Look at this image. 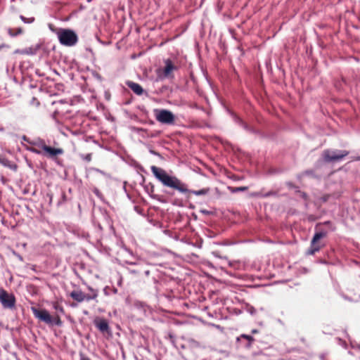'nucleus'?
<instances>
[{"label":"nucleus","mask_w":360,"mask_h":360,"mask_svg":"<svg viewBox=\"0 0 360 360\" xmlns=\"http://www.w3.org/2000/svg\"><path fill=\"white\" fill-rule=\"evenodd\" d=\"M4 46H6L4 44L1 45V46H0V50L1 49V48H2V47H4Z\"/></svg>","instance_id":"obj_35"},{"label":"nucleus","mask_w":360,"mask_h":360,"mask_svg":"<svg viewBox=\"0 0 360 360\" xmlns=\"http://www.w3.org/2000/svg\"><path fill=\"white\" fill-rule=\"evenodd\" d=\"M46 198L48 199L49 200V205H51L52 204V202H53V193L51 192H48L46 194Z\"/></svg>","instance_id":"obj_22"},{"label":"nucleus","mask_w":360,"mask_h":360,"mask_svg":"<svg viewBox=\"0 0 360 360\" xmlns=\"http://www.w3.org/2000/svg\"><path fill=\"white\" fill-rule=\"evenodd\" d=\"M151 172L155 177L165 186L169 188L172 192H169V195H173L174 191L189 196L191 193L195 195H204L208 193L209 188H202L198 191H191L188 188V185L178 179L176 176L169 175L167 171L157 166H151Z\"/></svg>","instance_id":"obj_1"},{"label":"nucleus","mask_w":360,"mask_h":360,"mask_svg":"<svg viewBox=\"0 0 360 360\" xmlns=\"http://www.w3.org/2000/svg\"><path fill=\"white\" fill-rule=\"evenodd\" d=\"M348 153L345 150L339 152V160H342L343 158H345Z\"/></svg>","instance_id":"obj_25"},{"label":"nucleus","mask_w":360,"mask_h":360,"mask_svg":"<svg viewBox=\"0 0 360 360\" xmlns=\"http://www.w3.org/2000/svg\"><path fill=\"white\" fill-rule=\"evenodd\" d=\"M67 201V195L65 194V192L62 191H61V199L58 200V205H60L63 203Z\"/></svg>","instance_id":"obj_19"},{"label":"nucleus","mask_w":360,"mask_h":360,"mask_svg":"<svg viewBox=\"0 0 360 360\" xmlns=\"http://www.w3.org/2000/svg\"><path fill=\"white\" fill-rule=\"evenodd\" d=\"M338 159V155H333V156H330L329 155V152L328 151H326L324 152V160L327 162H330V161H332V160H336Z\"/></svg>","instance_id":"obj_17"},{"label":"nucleus","mask_w":360,"mask_h":360,"mask_svg":"<svg viewBox=\"0 0 360 360\" xmlns=\"http://www.w3.org/2000/svg\"><path fill=\"white\" fill-rule=\"evenodd\" d=\"M327 235L326 231H320L318 232H316L311 241V245L309 249L307 251L308 255H313L316 252H319L321 248L323 246V244L320 243V240L326 237Z\"/></svg>","instance_id":"obj_7"},{"label":"nucleus","mask_w":360,"mask_h":360,"mask_svg":"<svg viewBox=\"0 0 360 360\" xmlns=\"http://www.w3.org/2000/svg\"><path fill=\"white\" fill-rule=\"evenodd\" d=\"M30 104L35 107H38L40 105V103L37 98L33 97L30 101Z\"/></svg>","instance_id":"obj_21"},{"label":"nucleus","mask_w":360,"mask_h":360,"mask_svg":"<svg viewBox=\"0 0 360 360\" xmlns=\"http://www.w3.org/2000/svg\"><path fill=\"white\" fill-rule=\"evenodd\" d=\"M83 160H86V162H90L91 160V154L88 153L85 155L82 156Z\"/></svg>","instance_id":"obj_24"},{"label":"nucleus","mask_w":360,"mask_h":360,"mask_svg":"<svg viewBox=\"0 0 360 360\" xmlns=\"http://www.w3.org/2000/svg\"><path fill=\"white\" fill-rule=\"evenodd\" d=\"M127 84L134 94L137 95H141L143 94V89L139 84L135 83L134 82H128Z\"/></svg>","instance_id":"obj_15"},{"label":"nucleus","mask_w":360,"mask_h":360,"mask_svg":"<svg viewBox=\"0 0 360 360\" xmlns=\"http://www.w3.org/2000/svg\"><path fill=\"white\" fill-rule=\"evenodd\" d=\"M54 309L57 311H59L61 313H64V309L62 306L58 305V304H54L53 306Z\"/></svg>","instance_id":"obj_23"},{"label":"nucleus","mask_w":360,"mask_h":360,"mask_svg":"<svg viewBox=\"0 0 360 360\" xmlns=\"http://www.w3.org/2000/svg\"><path fill=\"white\" fill-rule=\"evenodd\" d=\"M304 174L306 175L314 176V171L313 170H306L304 172Z\"/></svg>","instance_id":"obj_26"},{"label":"nucleus","mask_w":360,"mask_h":360,"mask_svg":"<svg viewBox=\"0 0 360 360\" xmlns=\"http://www.w3.org/2000/svg\"><path fill=\"white\" fill-rule=\"evenodd\" d=\"M251 333H252V334L257 333H258V330H257V329H253V330H252Z\"/></svg>","instance_id":"obj_33"},{"label":"nucleus","mask_w":360,"mask_h":360,"mask_svg":"<svg viewBox=\"0 0 360 360\" xmlns=\"http://www.w3.org/2000/svg\"><path fill=\"white\" fill-rule=\"evenodd\" d=\"M94 169L96 172H99V173H101V174H105V173H104L103 171H101V169Z\"/></svg>","instance_id":"obj_32"},{"label":"nucleus","mask_w":360,"mask_h":360,"mask_svg":"<svg viewBox=\"0 0 360 360\" xmlns=\"http://www.w3.org/2000/svg\"><path fill=\"white\" fill-rule=\"evenodd\" d=\"M169 338L170 341L174 344V336L172 334L169 333Z\"/></svg>","instance_id":"obj_28"},{"label":"nucleus","mask_w":360,"mask_h":360,"mask_svg":"<svg viewBox=\"0 0 360 360\" xmlns=\"http://www.w3.org/2000/svg\"><path fill=\"white\" fill-rule=\"evenodd\" d=\"M22 139L30 145V146L26 147L27 150L33 153L42 155V153H44V148L46 146L44 140L41 139L30 140L26 136H23Z\"/></svg>","instance_id":"obj_5"},{"label":"nucleus","mask_w":360,"mask_h":360,"mask_svg":"<svg viewBox=\"0 0 360 360\" xmlns=\"http://www.w3.org/2000/svg\"><path fill=\"white\" fill-rule=\"evenodd\" d=\"M94 193L96 195H98V196H100V195H101V193H100V191H99V190H98V188H95V189L94 190Z\"/></svg>","instance_id":"obj_29"},{"label":"nucleus","mask_w":360,"mask_h":360,"mask_svg":"<svg viewBox=\"0 0 360 360\" xmlns=\"http://www.w3.org/2000/svg\"><path fill=\"white\" fill-rule=\"evenodd\" d=\"M165 66L163 70L164 75L166 77H169L173 70H177V67L175 66L170 59L165 60Z\"/></svg>","instance_id":"obj_11"},{"label":"nucleus","mask_w":360,"mask_h":360,"mask_svg":"<svg viewBox=\"0 0 360 360\" xmlns=\"http://www.w3.org/2000/svg\"><path fill=\"white\" fill-rule=\"evenodd\" d=\"M80 360H91V359L89 357H86L82 354L80 356Z\"/></svg>","instance_id":"obj_30"},{"label":"nucleus","mask_w":360,"mask_h":360,"mask_svg":"<svg viewBox=\"0 0 360 360\" xmlns=\"http://www.w3.org/2000/svg\"><path fill=\"white\" fill-rule=\"evenodd\" d=\"M58 38L59 41L63 45L65 46H73L77 41V34L70 30L60 29L57 32Z\"/></svg>","instance_id":"obj_3"},{"label":"nucleus","mask_w":360,"mask_h":360,"mask_svg":"<svg viewBox=\"0 0 360 360\" xmlns=\"http://www.w3.org/2000/svg\"><path fill=\"white\" fill-rule=\"evenodd\" d=\"M89 289L91 291L90 294H85L81 290H75L72 291L69 295L77 302H82L84 301L88 302L95 300L98 296V291L92 289L91 288H89Z\"/></svg>","instance_id":"obj_6"},{"label":"nucleus","mask_w":360,"mask_h":360,"mask_svg":"<svg viewBox=\"0 0 360 360\" xmlns=\"http://www.w3.org/2000/svg\"><path fill=\"white\" fill-rule=\"evenodd\" d=\"M31 310L35 318L46 323L49 325H56L60 326L62 325V321L58 315L51 316L49 311L45 309H37L32 307Z\"/></svg>","instance_id":"obj_2"},{"label":"nucleus","mask_w":360,"mask_h":360,"mask_svg":"<svg viewBox=\"0 0 360 360\" xmlns=\"http://www.w3.org/2000/svg\"><path fill=\"white\" fill-rule=\"evenodd\" d=\"M0 164L4 167H6L13 171H15L18 168V165L13 162L9 160L5 155H0Z\"/></svg>","instance_id":"obj_12"},{"label":"nucleus","mask_w":360,"mask_h":360,"mask_svg":"<svg viewBox=\"0 0 360 360\" xmlns=\"http://www.w3.org/2000/svg\"><path fill=\"white\" fill-rule=\"evenodd\" d=\"M0 302L4 308L13 309L15 307L16 300L13 294L0 288Z\"/></svg>","instance_id":"obj_8"},{"label":"nucleus","mask_w":360,"mask_h":360,"mask_svg":"<svg viewBox=\"0 0 360 360\" xmlns=\"http://www.w3.org/2000/svg\"><path fill=\"white\" fill-rule=\"evenodd\" d=\"M154 113L156 120L162 124L172 125L175 122V115L168 110L156 109Z\"/></svg>","instance_id":"obj_4"},{"label":"nucleus","mask_w":360,"mask_h":360,"mask_svg":"<svg viewBox=\"0 0 360 360\" xmlns=\"http://www.w3.org/2000/svg\"><path fill=\"white\" fill-rule=\"evenodd\" d=\"M243 339H245L246 340V342L245 343L244 346L246 348H250L252 345V343L255 342V338L249 335L246 334H241L239 337L237 338L236 340L237 342H240Z\"/></svg>","instance_id":"obj_14"},{"label":"nucleus","mask_w":360,"mask_h":360,"mask_svg":"<svg viewBox=\"0 0 360 360\" xmlns=\"http://www.w3.org/2000/svg\"><path fill=\"white\" fill-rule=\"evenodd\" d=\"M22 29L21 27L17 28H8V33L11 37H16L22 33Z\"/></svg>","instance_id":"obj_16"},{"label":"nucleus","mask_w":360,"mask_h":360,"mask_svg":"<svg viewBox=\"0 0 360 360\" xmlns=\"http://www.w3.org/2000/svg\"><path fill=\"white\" fill-rule=\"evenodd\" d=\"M144 273H145V275H146V276H148L150 275V271H149V270H146V271H145V272H144Z\"/></svg>","instance_id":"obj_34"},{"label":"nucleus","mask_w":360,"mask_h":360,"mask_svg":"<svg viewBox=\"0 0 360 360\" xmlns=\"http://www.w3.org/2000/svg\"><path fill=\"white\" fill-rule=\"evenodd\" d=\"M63 153L64 150L63 148H54L46 145V148H44V153H42V155L58 162V156L61 155Z\"/></svg>","instance_id":"obj_9"},{"label":"nucleus","mask_w":360,"mask_h":360,"mask_svg":"<svg viewBox=\"0 0 360 360\" xmlns=\"http://www.w3.org/2000/svg\"><path fill=\"white\" fill-rule=\"evenodd\" d=\"M71 306H72V307H76V306H77V304H71Z\"/></svg>","instance_id":"obj_36"},{"label":"nucleus","mask_w":360,"mask_h":360,"mask_svg":"<svg viewBox=\"0 0 360 360\" xmlns=\"http://www.w3.org/2000/svg\"><path fill=\"white\" fill-rule=\"evenodd\" d=\"M129 273L132 274H137L139 273V271L136 270V269H129Z\"/></svg>","instance_id":"obj_27"},{"label":"nucleus","mask_w":360,"mask_h":360,"mask_svg":"<svg viewBox=\"0 0 360 360\" xmlns=\"http://www.w3.org/2000/svg\"><path fill=\"white\" fill-rule=\"evenodd\" d=\"M229 190L231 191V193H236V192H239V191H245L248 189L247 187H229Z\"/></svg>","instance_id":"obj_18"},{"label":"nucleus","mask_w":360,"mask_h":360,"mask_svg":"<svg viewBox=\"0 0 360 360\" xmlns=\"http://www.w3.org/2000/svg\"><path fill=\"white\" fill-rule=\"evenodd\" d=\"M94 324L103 334L111 335V330L106 319L98 317L94 319Z\"/></svg>","instance_id":"obj_10"},{"label":"nucleus","mask_w":360,"mask_h":360,"mask_svg":"<svg viewBox=\"0 0 360 360\" xmlns=\"http://www.w3.org/2000/svg\"><path fill=\"white\" fill-rule=\"evenodd\" d=\"M181 348L184 349V348H186V347L184 345H181Z\"/></svg>","instance_id":"obj_37"},{"label":"nucleus","mask_w":360,"mask_h":360,"mask_svg":"<svg viewBox=\"0 0 360 360\" xmlns=\"http://www.w3.org/2000/svg\"><path fill=\"white\" fill-rule=\"evenodd\" d=\"M20 19L25 22V23H32L34 21V18H25L23 15H20Z\"/></svg>","instance_id":"obj_20"},{"label":"nucleus","mask_w":360,"mask_h":360,"mask_svg":"<svg viewBox=\"0 0 360 360\" xmlns=\"http://www.w3.org/2000/svg\"><path fill=\"white\" fill-rule=\"evenodd\" d=\"M240 122L244 127V128L248 129V125L245 122H243L242 120H240Z\"/></svg>","instance_id":"obj_31"},{"label":"nucleus","mask_w":360,"mask_h":360,"mask_svg":"<svg viewBox=\"0 0 360 360\" xmlns=\"http://www.w3.org/2000/svg\"><path fill=\"white\" fill-rule=\"evenodd\" d=\"M187 347L194 349H205L206 347L202 342L195 340L193 338H188L186 341Z\"/></svg>","instance_id":"obj_13"}]
</instances>
